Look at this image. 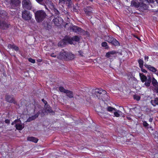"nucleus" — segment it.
Here are the masks:
<instances>
[{
	"label": "nucleus",
	"mask_w": 158,
	"mask_h": 158,
	"mask_svg": "<svg viewBox=\"0 0 158 158\" xmlns=\"http://www.w3.org/2000/svg\"><path fill=\"white\" fill-rule=\"evenodd\" d=\"M35 19L36 21L38 23L42 22L47 15L46 13L42 10L36 11L35 13Z\"/></svg>",
	"instance_id": "obj_1"
},
{
	"label": "nucleus",
	"mask_w": 158,
	"mask_h": 158,
	"mask_svg": "<svg viewBox=\"0 0 158 158\" xmlns=\"http://www.w3.org/2000/svg\"><path fill=\"white\" fill-rule=\"evenodd\" d=\"M106 92L102 89H95V92L94 93L95 95L98 99H102L103 95L107 96L106 94Z\"/></svg>",
	"instance_id": "obj_2"
},
{
	"label": "nucleus",
	"mask_w": 158,
	"mask_h": 158,
	"mask_svg": "<svg viewBox=\"0 0 158 158\" xmlns=\"http://www.w3.org/2000/svg\"><path fill=\"white\" fill-rule=\"evenodd\" d=\"M22 18L25 20H31L32 18V15L30 12L27 10H24L22 12Z\"/></svg>",
	"instance_id": "obj_3"
},
{
	"label": "nucleus",
	"mask_w": 158,
	"mask_h": 158,
	"mask_svg": "<svg viewBox=\"0 0 158 158\" xmlns=\"http://www.w3.org/2000/svg\"><path fill=\"white\" fill-rule=\"evenodd\" d=\"M22 4L24 8L29 10L32 7L31 3L29 0H23Z\"/></svg>",
	"instance_id": "obj_4"
},
{
	"label": "nucleus",
	"mask_w": 158,
	"mask_h": 158,
	"mask_svg": "<svg viewBox=\"0 0 158 158\" xmlns=\"http://www.w3.org/2000/svg\"><path fill=\"white\" fill-rule=\"evenodd\" d=\"M73 40H72V38H67L63 40L61 42H59L58 44V45L59 46H61L63 45L66 44L67 43L72 44H73Z\"/></svg>",
	"instance_id": "obj_5"
},
{
	"label": "nucleus",
	"mask_w": 158,
	"mask_h": 158,
	"mask_svg": "<svg viewBox=\"0 0 158 158\" xmlns=\"http://www.w3.org/2000/svg\"><path fill=\"white\" fill-rule=\"evenodd\" d=\"M16 122V125L15 126L17 130H21L24 127V124H22L21 121L19 119H17Z\"/></svg>",
	"instance_id": "obj_6"
},
{
	"label": "nucleus",
	"mask_w": 158,
	"mask_h": 158,
	"mask_svg": "<svg viewBox=\"0 0 158 158\" xmlns=\"http://www.w3.org/2000/svg\"><path fill=\"white\" fill-rule=\"evenodd\" d=\"M53 21L55 25L57 26H60L62 23V19L60 17H57L54 18L53 20Z\"/></svg>",
	"instance_id": "obj_7"
},
{
	"label": "nucleus",
	"mask_w": 158,
	"mask_h": 158,
	"mask_svg": "<svg viewBox=\"0 0 158 158\" xmlns=\"http://www.w3.org/2000/svg\"><path fill=\"white\" fill-rule=\"evenodd\" d=\"M48 5L49 6V7L54 11L56 14L57 15H59V12L53 5V3L51 2H50Z\"/></svg>",
	"instance_id": "obj_8"
},
{
	"label": "nucleus",
	"mask_w": 158,
	"mask_h": 158,
	"mask_svg": "<svg viewBox=\"0 0 158 158\" xmlns=\"http://www.w3.org/2000/svg\"><path fill=\"white\" fill-rule=\"evenodd\" d=\"M93 9L90 6L84 8V11L87 15L90 16L92 14Z\"/></svg>",
	"instance_id": "obj_9"
},
{
	"label": "nucleus",
	"mask_w": 158,
	"mask_h": 158,
	"mask_svg": "<svg viewBox=\"0 0 158 158\" xmlns=\"http://www.w3.org/2000/svg\"><path fill=\"white\" fill-rule=\"evenodd\" d=\"M9 25L6 22L0 21V28L5 29L9 27Z\"/></svg>",
	"instance_id": "obj_10"
},
{
	"label": "nucleus",
	"mask_w": 158,
	"mask_h": 158,
	"mask_svg": "<svg viewBox=\"0 0 158 158\" xmlns=\"http://www.w3.org/2000/svg\"><path fill=\"white\" fill-rule=\"evenodd\" d=\"M67 52H61L57 56V58L60 59H66Z\"/></svg>",
	"instance_id": "obj_11"
},
{
	"label": "nucleus",
	"mask_w": 158,
	"mask_h": 158,
	"mask_svg": "<svg viewBox=\"0 0 158 158\" xmlns=\"http://www.w3.org/2000/svg\"><path fill=\"white\" fill-rule=\"evenodd\" d=\"M7 13L4 10H0V19H5L7 17Z\"/></svg>",
	"instance_id": "obj_12"
},
{
	"label": "nucleus",
	"mask_w": 158,
	"mask_h": 158,
	"mask_svg": "<svg viewBox=\"0 0 158 158\" xmlns=\"http://www.w3.org/2000/svg\"><path fill=\"white\" fill-rule=\"evenodd\" d=\"M144 66L147 68L152 72H155L157 71L156 69L154 67H153L151 65H148L145 64H144Z\"/></svg>",
	"instance_id": "obj_13"
},
{
	"label": "nucleus",
	"mask_w": 158,
	"mask_h": 158,
	"mask_svg": "<svg viewBox=\"0 0 158 158\" xmlns=\"http://www.w3.org/2000/svg\"><path fill=\"white\" fill-rule=\"evenodd\" d=\"M140 4V2L139 3L135 0H133L131 1V6L137 8L139 7Z\"/></svg>",
	"instance_id": "obj_14"
},
{
	"label": "nucleus",
	"mask_w": 158,
	"mask_h": 158,
	"mask_svg": "<svg viewBox=\"0 0 158 158\" xmlns=\"http://www.w3.org/2000/svg\"><path fill=\"white\" fill-rule=\"evenodd\" d=\"M116 51H115L109 52L106 53V57L107 58H110L114 56V57L115 56L114 55L116 54Z\"/></svg>",
	"instance_id": "obj_15"
},
{
	"label": "nucleus",
	"mask_w": 158,
	"mask_h": 158,
	"mask_svg": "<svg viewBox=\"0 0 158 158\" xmlns=\"http://www.w3.org/2000/svg\"><path fill=\"white\" fill-rule=\"evenodd\" d=\"M6 100L8 102L11 103H15L14 98L9 95H6Z\"/></svg>",
	"instance_id": "obj_16"
},
{
	"label": "nucleus",
	"mask_w": 158,
	"mask_h": 158,
	"mask_svg": "<svg viewBox=\"0 0 158 158\" xmlns=\"http://www.w3.org/2000/svg\"><path fill=\"white\" fill-rule=\"evenodd\" d=\"M11 4L14 6H17L20 3L19 0H10Z\"/></svg>",
	"instance_id": "obj_17"
},
{
	"label": "nucleus",
	"mask_w": 158,
	"mask_h": 158,
	"mask_svg": "<svg viewBox=\"0 0 158 158\" xmlns=\"http://www.w3.org/2000/svg\"><path fill=\"white\" fill-rule=\"evenodd\" d=\"M76 33L81 35H85L86 34V32L82 29L81 28L77 27V28L76 30Z\"/></svg>",
	"instance_id": "obj_18"
},
{
	"label": "nucleus",
	"mask_w": 158,
	"mask_h": 158,
	"mask_svg": "<svg viewBox=\"0 0 158 158\" xmlns=\"http://www.w3.org/2000/svg\"><path fill=\"white\" fill-rule=\"evenodd\" d=\"M39 115V114L37 113L36 114H35L34 115H33L31 117H29V118L27 120L26 122H30L35 119L36 118L38 117Z\"/></svg>",
	"instance_id": "obj_19"
},
{
	"label": "nucleus",
	"mask_w": 158,
	"mask_h": 158,
	"mask_svg": "<svg viewBox=\"0 0 158 158\" xmlns=\"http://www.w3.org/2000/svg\"><path fill=\"white\" fill-rule=\"evenodd\" d=\"M141 2L139 7L143 9V10H145L147 8V6L146 4L143 3V2L145 1L146 0H139Z\"/></svg>",
	"instance_id": "obj_20"
},
{
	"label": "nucleus",
	"mask_w": 158,
	"mask_h": 158,
	"mask_svg": "<svg viewBox=\"0 0 158 158\" xmlns=\"http://www.w3.org/2000/svg\"><path fill=\"white\" fill-rule=\"evenodd\" d=\"M27 140L36 143L38 142V139L33 137H27Z\"/></svg>",
	"instance_id": "obj_21"
},
{
	"label": "nucleus",
	"mask_w": 158,
	"mask_h": 158,
	"mask_svg": "<svg viewBox=\"0 0 158 158\" xmlns=\"http://www.w3.org/2000/svg\"><path fill=\"white\" fill-rule=\"evenodd\" d=\"M65 93L69 98H72L73 97V93L72 91L67 90Z\"/></svg>",
	"instance_id": "obj_22"
},
{
	"label": "nucleus",
	"mask_w": 158,
	"mask_h": 158,
	"mask_svg": "<svg viewBox=\"0 0 158 158\" xmlns=\"http://www.w3.org/2000/svg\"><path fill=\"white\" fill-rule=\"evenodd\" d=\"M66 58L69 60H71L73 59L74 58V56L72 53H68L67 52Z\"/></svg>",
	"instance_id": "obj_23"
},
{
	"label": "nucleus",
	"mask_w": 158,
	"mask_h": 158,
	"mask_svg": "<svg viewBox=\"0 0 158 158\" xmlns=\"http://www.w3.org/2000/svg\"><path fill=\"white\" fill-rule=\"evenodd\" d=\"M151 102L152 105L154 106H155L156 105H158V98H156L154 100H152Z\"/></svg>",
	"instance_id": "obj_24"
},
{
	"label": "nucleus",
	"mask_w": 158,
	"mask_h": 158,
	"mask_svg": "<svg viewBox=\"0 0 158 158\" xmlns=\"http://www.w3.org/2000/svg\"><path fill=\"white\" fill-rule=\"evenodd\" d=\"M144 85L147 87H148L150 86V83L151 82V78L150 76L148 77V79L145 81Z\"/></svg>",
	"instance_id": "obj_25"
},
{
	"label": "nucleus",
	"mask_w": 158,
	"mask_h": 158,
	"mask_svg": "<svg viewBox=\"0 0 158 158\" xmlns=\"http://www.w3.org/2000/svg\"><path fill=\"white\" fill-rule=\"evenodd\" d=\"M139 76L140 77L141 80L142 82H143L147 80V77L143 73H139Z\"/></svg>",
	"instance_id": "obj_26"
},
{
	"label": "nucleus",
	"mask_w": 158,
	"mask_h": 158,
	"mask_svg": "<svg viewBox=\"0 0 158 158\" xmlns=\"http://www.w3.org/2000/svg\"><path fill=\"white\" fill-rule=\"evenodd\" d=\"M111 43L115 46H118L119 44V42L114 38L112 40Z\"/></svg>",
	"instance_id": "obj_27"
},
{
	"label": "nucleus",
	"mask_w": 158,
	"mask_h": 158,
	"mask_svg": "<svg viewBox=\"0 0 158 158\" xmlns=\"http://www.w3.org/2000/svg\"><path fill=\"white\" fill-rule=\"evenodd\" d=\"M69 28L71 31L76 32L77 27L75 26H70Z\"/></svg>",
	"instance_id": "obj_28"
},
{
	"label": "nucleus",
	"mask_w": 158,
	"mask_h": 158,
	"mask_svg": "<svg viewBox=\"0 0 158 158\" xmlns=\"http://www.w3.org/2000/svg\"><path fill=\"white\" fill-rule=\"evenodd\" d=\"M113 38L111 36H107L106 37V39L105 40L107 41L108 42L111 43L112 42V40H113Z\"/></svg>",
	"instance_id": "obj_29"
},
{
	"label": "nucleus",
	"mask_w": 158,
	"mask_h": 158,
	"mask_svg": "<svg viewBox=\"0 0 158 158\" xmlns=\"http://www.w3.org/2000/svg\"><path fill=\"white\" fill-rule=\"evenodd\" d=\"M116 111L114 112V115L116 117H119L120 116V114L121 113V112L118 110H116Z\"/></svg>",
	"instance_id": "obj_30"
},
{
	"label": "nucleus",
	"mask_w": 158,
	"mask_h": 158,
	"mask_svg": "<svg viewBox=\"0 0 158 158\" xmlns=\"http://www.w3.org/2000/svg\"><path fill=\"white\" fill-rule=\"evenodd\" d=\"M107 110L108 111L111 112L113 110L116 111V109L111 106H109L107 107Z\"/></svg>",
	"instance_id": "obj_31"
},
{
	"label": "nucleus",
	"mask_w": 158,
	"mask_h": 158,
	"mask_svg": "<svg viewBox=\"0 0 158 158\" xmlns=\"http://www.w3.org/2000/svg\"><path fill=\"white\" fill-rule=\"evenodd\" d=\"M152 82L154 86H156L157 85L158 83L157 81L154 77L153 78Z\"/></svg>",
	"instance_id": "obj_32"
},
{
	"label": "nucleus",
	"mask_w": 158,
	"mask_h": 158,
	"mask_svg": "<svg viewBox=\"0 0 158 158\" xmlns=\"http://www.w3.org/2000/svg\"><path fill=\"white\" fill-rule=\"evenodd\" d=\"M138 63L139 64V67L141 68H142L143 66V60L141 59L139 60H138Z\"/></svg>",
	"instance_id": "obj_33"
},
{
	"label": "nucleus",
	"mask_w": 158,
	"mask_h": 158,
	"mask_svg": "<svg viewBox=\"0 0 158 158\" xmlns=\"http://www.w3.org/2000/svg\"><path fill=\"white\" fill-rule=\"evenodd\" d=\"M59 90L61 92H63L65 93V92L67 91V90L65 89L63 87H59Z\"/></svg>",
	"instance_id": "obj_34"
},
{
	"label": "nucleus",
	"mask_w": 158,
	"mask_h": 158,
	"mask_svg": "<svg viewBox=\"0 0 158 158\" xmlns=\"http://www.w3.org/2000/svg\"><path fill=\"white\" fill-rule=\"evenodd\" d=\"M101 45L102 46L104 47H105V48H108V46L107 45V43L106 42H104L102 43Z\"/></svg>",
	"instance_id": "obj_35"
},
{
	"label": "nucleus",
	"mask_w": 158,
	"mask_h": 158,
	"mask_svg": "<svg viewBox=\"0 0 158 158\" xmlns=\"http://www.w3.org/2000/svg\"><path fill=\"white\" fill-rule=\"evenodd\" d=\"M80 39L79 37L77 36H75L72 37V40L73 41H78Z\"/></svg>",
	"instance_id": "obj_36"
},
{
	"label": "nucleus",
	"mask_w": 158,
	"mask_h": 158,
	"mask_svg": "<svg viewBox=\"0 0 158 158\" xmlns=\"http://www.w3.org/2000/svg\"><path fill=\"white\" fill-rule=\"evenodd\" d=\"M39 4L44 5V0H35Z\"/></svg>",
	"instance_id": "obj_37"
},
{
	"label": "nucleus",
	"mask_w": 158,
	"mask_h": 158,
	"mask_svg": "<svg viewBox=\"0 0 158 158\" xmlns=\"http://www.w3.org/2000/svg\"><path fill=\"white\" fill-rule=\"evenodd\" d=\"M58 55H57V53L56 52L55 53H51L50 55V56L52 57H57V56Z\"/></svg>",
	"instance_id": "obj_38"
},
{
	"label": "nucleus",
	"mask_w": 158,
	"mask_h": 158,
	"mask_svg": "<svg viewBox=\"0 0 158 158\" xmlns=\"http://www.w3.org/2000/svg\"><path fill=\"white\" fill-rule=\"evenodd\" d=\"M140 97L139 96H138V95L134 96V98L135 99L137 100V101L139 100L140 99Z\"/></svg>",
	"instance_id": "obj_39"
},
{
	"label": "nucleus",
	"mask_w": 158,
	"mask_h": 158,
	"mask_svg": "<svg viewBox=\"0 0 158 158\" xmlns=\"http://www.w3.org/2000/svg\"><path fill=\"white\" fill-rule=\"evenodd\" d=\"M12 49L15 50L16 51H17L19 50V48L17 46H16V45L14 44L13 45V48Z\"/></svg>",
	"instance_id": "obj_40"
},
{
	"label": "nucleus",
	"mask_w": 158,
	"mask_h": 158,
	"mask_svg": "<svg viewBox=\"0 0 158 158\" xmlns=\"http://www.w3.org/2000/svg\"><path fill=\"white\" fill-rule=\"evenodd\" d=\"M71 0H64L62 2H63L64 3H65L66 4H68V6H69V4L70 3Z\"/></svg>",
	"instance_id": "obj_41"
},
{
	"label": "nucleus",
	"mask_w": 158,
	"mask_h": 158,
	"mask_svg": "<svg viewBox=\"0 0 158 158\" xmlns=\"http://www.w3.org/2000/svg\"><path fill=\"white\" fill-rule=\"evenodd\" d=\"M28 60L29 62L33 63H34L35 62V60L31 58H29L28 59Z\"/></svg>",
	"instance_id": "obj_42"
},
{
	"label": "nucleus",
	"mask_w": 158,
	"mask_h": 158,
	"mask_svg": "<svg viewBox=\"0 0 158 158\" xmlns=\"http://www.w3.org/2000/svg\"><path fill=\"white\" fill-rule=\"evenodd\" d=\"M143 125L145 127H148L149 125L148 124L146 121L143 122Z\"/></svg>",
	"instance_id": "obj_43"
},
{
	"label": "nucleus",
	"mask_w": 158,
	"mask_h": 158,
	"mask_svg": "<svg viewBox=\"0 0 158 158\" xmlns=\"http://www.w3.org/2000/svg\"><path fill=\"white\" fill-rule=\"evenodd\" d=\"M14 44L12 45L11 44H9L8 45V48L9 49L12 48L13 47V46Z\"/></svg>",
	"instance_id": "obj_44"
},
{
	"label": "nucleus",
	"mask_w": 158,
	"mask_h": 158,
	"mask_svg": "<svg viewBox=\"0 0 158 158\" xmlns=\"http://www.w3.org/2000/svg\"><path fill=\"white\" fill-rule=\"evenodd\" d=\"M148 3H152L154 2L156 0H146Z\"/></svg>",
	"instance_id": "obj_45"
},
{
	"label": "nucleus",
	"mask_w": 158,
	"mask_h": 158,
	"mask_svg": "<svg viewBox=\"0 0 158 158\" xmlns=\"http://www.w3.org/2000/svg\"><path fill=\"white\" fill-rule=\"evenodd\" d=\"M149 57L148 56H144V60L145 62L148 61Z\"/></svg>",
	"instance_id": "obj_46"
},
{
	"label": "nucleus",
	"mask_w": 158,
	"mask_h": 158,
	"mask_svg": "<svg viewBox=\"0 0 158 158\" xmlns=\"http://www.w3.org/2000/svg\"><path fill=\"white\" fill-rule=\"evenodd\" d=\"M78 53H79L80 55L81 56H83V52L81 51H78Z\"/></svg>",
	"instance_id": "obj_47"
},
{
	"label": "nucleus",
	"mask_w": 158,
	"mask_h": 158,
	"mask_svg": "<svg viewBox=\"0 0 158 158\" xmlns=\"http://www.w3.org/2000/svg\"><path fill=\"white\" fill-rule=\"evenodd\" d=\"M141 69V71L142 72L144 73H147V71L145 69H144L143 68V67Z\"/></svg>",
	"instance_id": "obj_48"
},
{
	"label": "nucleus",
	"mask_w": 158,
	"mask_h": 158,
	"mask_svg": "<svg viewBox=\"0 0 158 158\" xmlns=\"http://www.w3.org/2000/svg\"><path fill=\"white\" fill-rule=\"evenodd\" d=\"M105 109L104 108H102V111L101 112H100V113H105Z\"/></svg>",
	"instance_id": "obj_49"
},
{
	"label": "nucleus",
	"mask_w": 158,
	"mask_h": 158,
	"mask_svg": "<svg viewBox=\"0 0 158 158\" xmlns=\"http://www.w3.org/2000/svg\"><path fill=\"white\" fill-rule=\"evenodd\" d=\"M17 119H16L15 120L14 122H13L11 123V125H14V124H15V125H16V121H17Z\"/></svg>",
	"instance_id": "obj_50"
},
{
	"label": "nucleus",
	"mask_w": 158,
	"mask_h": 158,
	"mask_svg": "<svg viewBox=\"0 0 158 158\" xmlns=\"http://www.w3.org/2000/svg\"><path fill=\"white\" fill-rule=\"evenodd\" d=\"M6 123H10V121L8 119H6L5 121Z\"/></svg>",
	"instance_id": "obj_51"
},
{
	"label": "nucleus",
	"mask_w": 158,
	"mask_h": 158,
	"mask_svg": "<svg viewBox=\"0 0 158 158\" xmlns=\"http://www.w3.org/2000/svg\"><path fill=\"white\" fill-rule=\"evenodd\" d=\"M126 118H127V119L128 120H131V118H130V117H127Z\"/></svg>",
	"instance_id": "obj_52"
},
{
	"label": "nucleus",
	"mask_w": 158,
	"mask_h": 158,
	"mask_svg": "<svg viewBox=\"0 0 158 158\" xmlns=\"http://www.w3.org/2000/svg\"><path fill=\"white\" fill-rule=\"evenodd\" d=\"M152 120L153 119L152 118H150L149 120V121L150 123H151L152 121Z\"/></svg>",
	"instance_id": "obj_53"
},
{
	"label": "nucleus",
	"mask_w": 158,
	"mask_h": 158,
	"mask_svg": "<svg viewBox=\"0 0 158 158\" xmlns=\"http://www.w3.org/2000/svg\"><path fill=\"white\" fill-rule=\"evenodd\" d=\"M73 11L75 12H77V9L75 8L74 7H73Z\"/></svg>",
	"instance_id": "obj_54"
},
{
	"label": "nucleus",
	"mask_w": 158,
	"mask_h": 158,
	"mask_svg": "<svg viewBox=\"0 0 158 158\" xmlns=\"http://www.w3.org/2000/svg\"><path fill=\"white\" fill-rule=\"evenodd\" d=\"M64 0H59V3H61Z\"/></svg>",
	"instance_id": "obj_55"
},
{
	"label": "nucleus",
	"mask_w": 158,
	"mask_h": 158,
	"mask_svg": "<svg viewBox=\"0 0 158 158\" xmlns=\"http://www.w3.org/2000/svg\"><path fill=\"white\" fill-rule=\"evenodd\" d=\"M61 8V10H63V6L62 5V7H61L60 8Z\"/></svg>",
	"instance_id": "obj_56"
},
{
	"label": "nucleus",
	"mask_w": 158,
	"mask_h": 158,
	"mask_svg": "<svg viewBox=\"0 0 158 158\" xmlns=\"http://www.w3.org/2000/svg\"><path fill=\"white\" fill-rule=\"evenodd\" d=\"M47 110L49 112H51V109H50V110Z\"/></svg>",
	"instance_id": "obj_57"
},
{
	"label": "nucleus",
	"mask_w": 158,
	"mask_h": 158,
	"mask_svg": "<svg viewBox=\"0 0 158 158\" xmlns=\"http://www.w3.org/2000/svg\"><path fill=\"white\" fill-rule=\"evenodd\" d=\"M156 72L155 73L158 76V71H156Z\"/></svg>",
	"instance_id": "obj_58"
},
{
	"label": "nucleus",
	"mask_w": 158,
	"mask_h": 158,
	"mask_svg": "<svg viewBox=\"0 0 158 158\" xmlns=\"http://www.w3.org/2000/svg\"><path fill=\"white\" fill-rule=\"evenodd\" d=\"M45 8H46V9H48V8H47V7L46 6H45Z\"/></svg>",
	"instance_id": "obj_59"
},
{
	"label": "nucleus",
	"mask_w": 158,
	"mask_h": 158,
	"mask_svg": "<svg viewBox=\"0 0 158 158\" xmlns=\"http://www.w3.org/2000/svg\"><path fill=\"white\" fill-rule=\"evenodd\" d=\"M42 101H44V99H42Z\"/></svg>",
	"instance_id": "obj_60"
},
{
	"label": "nucleus",
	"mask_w": 158,
	"mask_h": 158,
	"mask_svg": "<svg viewBox=\"0 0 158 158\" xmlns=\"http://www.w3.org/2000/svg\"><path fill=\"white\" fill-rule=\"evenodd\" d=\"M47 25H48V26H49L48 25V24H47Z\"/></svg>",
	"instance_id": "obj_61"
}]
</instances>
